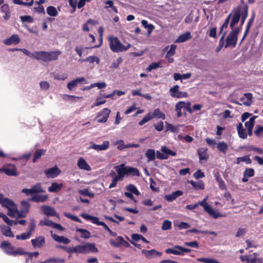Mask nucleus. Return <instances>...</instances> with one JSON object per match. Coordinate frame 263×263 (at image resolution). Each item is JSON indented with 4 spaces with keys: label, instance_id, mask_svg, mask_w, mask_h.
<instances>
[{
    "label": "nucleus",
    "instance_id": "nucleus-52",
    "mask_svg": "<svg viewBox=\"0 0 263 263\" xmlns=\"http://www.w3.org/2000/svg\"><path fill=\"white\" fill-rule=\"evenodd\" d=\"M248 151H254L260 154H263V149L261 148L256 147L253 145H249L246 147Z\"/></svg>",
    "mask_w": 263,
    "mask_h": 263
},
{
    "label": "nucleus",
    "instance_id": "nucleus-30",
    "mask_svg": "<svg viewBox=\"0 0 263 263\" xmlns=\"http://www.w3.org/2000/svg\"><path fill=\"white\" fill-rule=\"evenodd\" d=\"M147 162L153 161L156 159V152L153 149H147L145 153Z\"/></svg>",
    "mask_w": 263,
    "mask_h": 263
},
{
    "label": "nucleus",
    "instance_id": "nucleus-2",
    "mask_svg": "<svg viewBox=\"0 0 263 263\" xmlns=\"http://www.w3.org/2000/svg\"><path fill=\"white\" fill-rule=\"evenodd\" d=\"M108 42L109 48L114 52L125 51L131 47L130 44H128L126 46L123 45L117 36H109Z\"/></svg>",
    "mask_w": 263,
    "mask_h": 263
},
{
    "label": "nucleus",
    "instance_id": "nucleus-17",
    "mask_svg": "<svg viewBox=\"0 0 263 263\" xmlns=\"http://www.w3.org/2000/svg\"><path fill=\"white\" fill-rule=\"evenodd\" d=\"M109 142L108 141H104L101 145H98L92 143L90 148L97 151H105L108 148Z\"/></svg>",
    "mask_w": 263,
    "mask_h": 263
},
{
    "label": "nucleus",
    "instance_id": "nucleus-3",
    "mask_svg": "<svg viewBox=\"0 0 263 263\" xmlns=\"http://www.w3.org/2000/svg\"><path fill=\"white\" fill-rule=\"evenodd\" d=\"M61 54L60 50L51 51H38L37 60H42L44 62H49L56 60L58 59V56Z\"/></svg>",
    "mask_w": 263,
    "mask_h": 263
},
{
    "label": "nucleus",
    "instance_id": "nucleus-26",
    "mask_svg": "<svg viewBox=\"0 0 263 263\" xmlns=\"http://www.w3.org/2000/svg\"><path fill=\"white\" fill-rule=\"evenodd\" d=\"M78 166L80 169L84 170L87 171L91 170V167L83 158H80L79 159L78 162Z\"/></svg>",
    "mask_w": 263,
    "mask_h": 263
},
{
    "label": "nucleus",
    "instance_id": "nucleus-51",
    "mask_svg": "<svg viewBox=\"0 0 263 263\" xmlns=\"http://www.w3.org/2000/svg\"><path fill=\"white\" fill-rule=\"evenodd\" d=\"M159 67H161V63L160 62H153L149 65V66L146 68V70L147 71H151L153 69H155Z\"/></svg>",
    "mask_w": 263,
    "mask_h": 263
},
{
    "label": "nucleus",
    "instance_id": "nucleus-13",
    "mask_svg": "<svg viewBox=\"0 0 263 263\" xmlns=\"http://www.w3.org/2000/svg\"><path fill=\"white\" fill-rule=\"evenodd\" d=\"M31 242L34 248H41L45 243V237L40 236L36 237L35 239H31Z\"/></svg>",
    "mask_w": 263,
    "mask_h": 263
},
{
    "label": "nucleus",
    "instance_id": "nucleus-33",
    "mask_svg": "<svg viewBox=\"0 0 263 263\" xmlns=\"http://www.w3.org/2000/svg\"><path fill=\"white\" fill-rule=\"evenodd\" d=\"M47 195H36L32 196L31 198V200L36 202H45L48 199Z\"/></svg>",
    "mask_w": 263,
    "mask_h": 263
},
{
    "label": "nucleus",
    "instance_id": "nucleus-41",
    "mask_svg": "<svg viewBox=\"0 0 263 263\" xmlns=\"http://www.w3.org/2000/svg\"><path fill=\"white\" fill-rule=\"evenodd\" d=\"M217 148L220 152L226 154L228 149V146L224 142H219L217 144Z\"/></svg>",
    "mask_w": 263,
    "mask_h": 263
},
{
    "label": "nucleus",
    "instance_id": "nucleus-48",
    "mask_svg": "<svg viewBox=\"0 0 263 263\" xmlns=\"http://www.w3.org/2000/svg\"><path fill=\"white\" fill-rule=\"evenodd\" d=\"M142 26L147 29L148 33H151L154 29V26L152 24H148V22L146 20H142L141 22Z\"/></svg>",
    "mask_w": 263,
    "mask_h": 263
},
{
    "label": "nucleus",
    "instance_id": "nucleus-11",
    "mask_svg": "<svg viewBox=\"0 0 263 263\" xmlns=\"http://www.w3.org/2000/svg\"><path fill=\"white\" fill-rule=\"evenodd\" d=\"M109 243L111 246L116 248H119L121 246H123L125 248L130 247L129 243L127 241L125 240L122 236H118L115 240H110Z\"/></svg>",
    "mask_w": 263,
    "mask_h": 263
},
{
    "label": "nucleus",
    "instance_id": "nucleus-23",
    "mask_svg": "<svg viewBox=\"0 0 263 263\" xmlns=\"http://www.w3.org/2000/svg\"><path fill=\"white\" fill-rule=\"evenodd\" d=\"M240 101L245 105L250 106L252 103V94L249 92L245 93L244 97L241 98Z\"/></svg>",
    "mask_w": 263,
    "mask_h": 263
},
{
    "label": "nucleus",
    "instance_id": "nucleus-22",
    "mask_svg": "<svg viewBox=\"0 0 263 263\" xmlns=\"http://www.w3.org/2000/svg\"><path fill=\"white\" fill-rule=\"evenodd\" d=\"M115 168L117 172V175H115L113 178L117 182L119 181H122L125 177V174L120 165L115 166Z\"/></svg>",
    "mask_w": 263,
    "mask_h": 263
},
{
    "label": "nucleus",
    "instance_id": "nucleus-28",
    "mask_svg": "<svg viewBox=\"0 0 263 263\" xmlns=\"http://www.w3.org/2000/svg\"><path fill=\"white\" fill-rule=\"evenodd\" d=\"M189 183L192 185L193 188L196 190L204 189V184L202 180H199L197 182H195L193 180H190Z\"/></svg>",
    "mask_w": 263,
    "mask_h": 263
},
{
    "label": "nucleus",
    "instance_id": "nucleus-14",
    "mask_svg": "<svg viewBox=\"0 0 263 263\" xmlns=\"http://www.w3.org/2000/svg\"><path fill=\"white\" fill-rule=\"evenodd\" d=\"M80 216L86 220H90L92 223L98 226H102L103 225V223L104 222L103 221H99L98 217L88 215L85 213H81Z\"/></svg>",
    "mask_w": 263,
    "mask_h": 263
},
{
    "label": "nucleus",
    "instance_id": "nucleus-56",
    "mask_svg": "<svg viewBox=\"0 0 263 263\" xmlns=\"http://www.w3.org/2000/svg\"><path fill=\"white\" fill-rule=\"evenodd\" d=\"M152 119H153V117H152V114L151 112H149L139 122V125H143V124L151 120Z\"/></svg>",
    "mask_w": 263,
    "mask_h": 263
},
{
    "label": "nucleus",
    "instance_id": "nucleus-1",
    "mask_svg": "<svg viewBox=\"0 0 263 263\" xmlns=\"http://www.w3.org/2000/svg\"><path fill=\"white\" fill-rule=\"evenodd\" d=\"M57 248L62 249L69 254H87L90 252L96 253L98 251V249L96 248V245L94 243L89 242L72 247L58 245Z\"/></svg>",
    "mask_w": 263,
    "mask_h": 263
},
{
    "label": "nucleus",
    "instance_id": "nucleus-46",
    "mask_svg": "<svg viewBox=\"0 0 263 263\" xmlns=\"http://www.w3.org/2000/svg\"><path fill=\"white\" fill-rule=\"evenodd\" d=\"M126 189L130 193L134 194L137 196H139L140 194V193L138 190L136 186L133 184H129L128 185H127Z\"/></svg>",
    "mask_w": 263,
    "mask_h": 263
},
{
    "label": "nucleus",
    "instance_id": "nucleus-29",
    "mask_svg": "<svg viewBox=\"0 0 263 263\" xmlns=\"http://www.w3.org/2000/svg\"><path fill=\"white\" fill-rule=\"evenodd\" d=\"M51 236L52 238L57 242L63 243L66 245L70 242V240L64 236H60L55 234H52Z\"/></svg>",
    "mask_w": 263,
    "mask_h": 263
},
{
    "label": "nucleus",
    "instance_id": "nucleus-21",
    "mask_svg": "<svg viewBox=\"0 0 263 263\" xmlns=\"http://www.w3.org/2000/svg\"><path fill=\"white\" fill-rule=\"evenodd\" d=\"M41 209L44 214L46 215L52 216H57V213L55 210L50 206L46 205H42Z\"/></svg>",
    "mask_w": 263,
    "mask_h": 263
},
{
    "label": "nucleus",
    "instance_id": "nucleus-42",
    "mask_svg": "<svg viewBox=\"0 0 263 263\" xmlns=\"http://www.w3.org/2000/svg\"><path fill=\"white\" fill-rule=\"evenodd\" d=\"M153 118H157L159 119H165V116L164 114L162 112L159 108H157L154 110L153 114H152Z\"/></svg>",
    "mask_w": 263,
    "mask_h": 263
},
{
    "label": "nucleus",
    "instance_id": "nucleus-27",
    "mask_svg": "<svg viewBox=\"0 0 263 263\" xmlns=\"http://www.w3.org/2000/svg\"><path fill=\"white\" fill-rule=\"evenodd\" d=\"M62 183L58 184L57 182H52L51 186L48 189V191L51 193H57L59 192L63 187Z\"/></svg>",
    "mask_w": 263,
    "mask_h": 263
},
{
    "label": "nucleus",
    "instance_id": "nucleus-12",
    "mask_svg": "<svg viewBox=\"0 0 263 263\" xmlns=\"http://www.w3.org/2000/svg\"><path fill=\"white\" fill-rule=\"evenodd\" d=\"M60 173L61 171L57 166L45 170V174L48 178H54L57 177Z\"/></svg>",
    "mask_w": 263,
    "mask_h": 263
},
{
    "label": "nucleus",
    "instance_id": "nucleus-64",
    "mask_svg": "<svg viewBox=\"0 0 263 263\" xmlns=\"http://www.w3.org/2000/svg\"><path fill=\"white\" fill-rule=\"evenodd\" d=\"M177 46L176 45H171L170 50L167 51L166 58L173 56L175 53V50Z\"/></svg>",
    "mask_w": 263,
    "mask_h": 263
},
{
    "label": "nucleus",
    "instance_id": "nucleus-43",
    "mask_svg": "<svg viewBox=\"0 0 263 263\" xmlns=\"http://www.w3.org/2000/svg\"><path fill=\"white\" fill-rule=\"evenodd\" d=\"M80 62H89L90 63H93L96 62L97 64L100 62V59L96 56H89L85 59H80Z\"/></svg>",
    "mask_w": 263,
    "mask_h": 263
},
{
    "label": "nucleus",
    "instance_id": "nucleus-20",
    "mask_svg": "<svg viewBox=\"0 0 263 263\" xmlns=\"http://www.w3.org/2000/svg\"><path fill=\"white\" fill-rule=\"evenodd\" d=\"M183 192L180 190H178L173 192L172 194L166 195L164 197V199L167 201H173L175 200L177 197L183 195Z\"/></svg>",
    "mask_w": 263,
    "mask_h": 263
},
{
    "label": "nucleus",
    "instance_id": "nucleus-58",
    "mask_svg": "<svg viewBox=\"0 0 263 263\" xmlns=\"http://www.w3.org/2000/svg\"><path fill=\"white\" fill-rule=\"evenodd\" d=\"M0 217L2 218L4 221L9 226H13L14 221L10 220L5 214L0 213Z\"/></svg>",
    "mask_w": 263,
    "mask_h": 263
},
{
    "label": "nucleus",
    "instance_id": "nucleus-62",
    "mask_svg": "<svg viewBox=\"0 0 263 263\" xmlns=\"http://www.w3.org/2000/svg\"><path fill=\"white\" fill-rule=\"evenodd\" d=\"M243 174L249 177H253L255 175L254 170L252 168H247L245 170Z\"/></svg>",
    "mask_w": 263,
    "mask_h": 263
},
{
    "label": "nucleus",
    "instance_id": "nucleus-55",
    "mask_svg": "<svg viewBox=\"0 0 263 263\" xmlns=\"http://www.w3.org/2000/svg\"><path fill=\"white\" fill-rule=\"evenodd\" d=\"M172 228V222L168 220H165L162 225L161 229L163 230H168Z\"/></svg>",
    "mask_w": 263,
    "mask_h": 263
},
{
    "label": "nucleus",
    "instance_id": "nucleus-34",
    "mask_svg": "<svg viewBox=\"0 0 263 263\" xmlns=\"http://www.w3.org/2000/svg\"><path fill=\"white\" fill-rule=\"evenodd\" d=\"M237 129L238 134L240 138L242 139H246L247 138V134L246 133L245 129L243 128L241 123H239L237 125Z\"/></svg>",
    "mask_w": 263,
    "mask_h": 263
},
{
    "label": "nucleus",
    "instance_id": "nucleus-36",
    "mask_svg": "<svg viewBox=\"0 0 263 263\" xmlns=\"http://www.w3.org/2000/svg\"><path fill=\"white\" fill-rule=\"evenodd\" d=\"M46 150L43 149H37L34 153L32 162L35 163L37 159L45 154Z\"/></svg>",
    "mask_w": 263,
    "mask_h": 263
},
{
    "label": "nucleus",
    "instance_id": "nucleus-63",
    "mask_svg": "<svg viewBox=\"0 0 263 263\" xmlns=\"http://www.w3.org/2000/svg\"><path fill=\"white\" fill-rule=\"evenodd\" d=\"M36 227L35 221L34 219H31L30 220L29 226V231L28 233H30L31 235L32 232L34 231Z\"/></svg>",
    "mask_w": 263,
    "mask_h": 263
},
{
    "label": "nucleus",
    "instance_id": "nucleus-59",
    "mask_svg": "<svg viewBox=\"0 0 263 263\" xmlns=\"http://www.w3.org/2000/svg\"><path fill=\"white\" fill-rule=\"evenodd\" d=\"M231 17V13H230L227 18H226L224 22L223 23V25L221 26L220 28V33H221L222 32L223 29L227 28L228 27V25L230 22V20Z\"/></svg>",
    "mask_w": 263,
    "mask_h": 263
},
{
    "label": "nucleus",
    "instance_id": "nucleus-10",
    "mask_svg": "<svg viewBox=\"0 0 263 263\" xmlns=\"http://www.w3.org/2000/svg\"><path fill=\"white\" fill-rule=\"evenodd\" d=\"M179 86L178 85H174L170 89L171 96L173 98H182L187 97V92L185 91H180L179 90Z\"/></svg>",
    "mask_w": 263,
    "mask_h": 263
},
{
    "label": "nucleus",
    "instance_id": "nucleus-24",
    "mask_svg": "<svg viewBox=\"0 0 263 263\" xmlns=\"http://www.w3.org/2000/svg\"><path fill=\"white\" fill-rule=\"evenodd\" d=\"M191 33L190 31H187L183 34H181L178 37L176 40L175 43H184L187 40L191 39L192 38Z\"/></svg>",
    "mask_w": 263,
    "mask_h": 263
},
{
    "label": "nucleus",
    "instance_id": "nucleus-60",
    "mask_svg": "<svg viewBox=\"0 0 263 263\" xmlns=\"http://www.w3.org/2000/svg\"><path fill=\"white\" fill-rule=\"evenodd\" d=\"M31 235L30 233H28V232L26 233H22L21 235H17L16 236V238L17 240H26L29 239Z\"/></svg>",
    "mask_w": 263,
    "mask_h": 263
},
{
    "label": "nucleus",
    "instance_id": "nucleus-7",
    "mask_svg": "<svg viewBox=\"0 0 263 263\" xmlns=\"http://www.w3.org/2000/svg\"><path fill=\"white\" fill-rule=\"evenodd\" d=\"M241 10L242 6L240 5L237 6L236 8L233 9V15L230 24L231 29H233L234 26L239 22L241 16Z\"/></svg>",
    "mask_w": 263,
    "mask_h": 263
},
{
    "label": "nucleus",
    "instance_id": "nucleus-61",
    "mask_svg": "<svg viewBox=\"0 0 263 263\" xmlns=\"http://www.w3.org/2000/svg\"><path fill=\"white\" fill-rule=\"evenodd\" d=\"M198 260L204 263H220L217 260L213 258H200Z\"/></svg>",
    "mask_w": 263,
    "mask_h": 263
},
{
    "label": "nucleus",
    "instance_id": "nucleus-25",
    "mask_svg": "<svg viewBox=\"0 0 263 263\" xmlns=\"http://www.w3.org/2000/svg\"><path fill=\"white\" fill-rule=\"evenodd\" d=\"M142 253L148 258H150L152 256H161L162 255L161 252L157 251L155 249L151 250H142Z\"/></svg>",
    "mask_w": 263,
    "mask_h": 263
},
{
    "label": "nucleus",
    "instance_id": "nucleus-18",
    "mask_svg": "<svg viewBox=\"0 0 263 263\" xmlns=\"http://www.w3.org/2000/svg\"><path fill=\"white\" fill-rule=\"evenodd\" d=\"M208 148L204 147L199 148L197 150V153L199 156L200 161H206L209 158L207 153Z\"/></svg>",
    "mask_w": 263,
    "mask_h": 263
},
{
    "label": "nucleus",
    "instance_id": "nucleus-35",
    "mask_svg": "<svg viewBox=\"0 0 263 263\" xmlns=\"http://www.w3.org/2000/svg\"><path fill=\"white\" fill-rule=\"evenodd\" d=\"M31 190L33 194L45 192V190L42 187L41 183H36L35 184L32 185L31 186Z\"/></svg>",
    "mask_w": 263,
    "mask_h": 263
},
{
    "label": "nucleus",
    "instance_id": "nucleus-4",
    "mask_svg": "<svg viewBox=\"0 0 263 263\" xmlns=\"http://www.w3.org/2000/svg\"><path fill=\"white\" fill-rule=\"evenodd\" d=\"M1 247L8 255L16 256L17 255H24L25 253L24 250L21 248H18L16 250H14V248L8 241L2 242Z\"/></svg>",
    "mask_w": 263,
    "mask_h": 263
},
{
    "label": "nucleus",
    "instance_id": "nucleus-16",
    "mask_svg": "<svg viewBox=\"0 0 263 263\" xmlns=\"http://www.w3.org/2000/svg\"><path fill=\"white\" fill-rule=\"evenodd\" d=\"M86 80L84 77L76 78L68 83L67 88L70 90H72L79 83H86Z\"/></svg>",
    "mask_w": 263,
    "mask_h": 263
},
{
    "label": "nucleus",
    "instance_id": "nucleus-44",
    "mask_svg": "<svg viewBox=\"0 0 263 263\" xmlns=\"http://www.w3.org/2000/svg\"><path fill=\"white\" fill-rule=\"evenodd\" d=\"M241 162H245L247 164L252 163V160L250 158L249 155H246L243 157H238L236 158V163L239 164Z\"/></svg>",
    "mask_w": 263,
    "mask_h": 263
},
{
    "label": "nucleus",
    "instance_id": "nucleus-6",
    "mask_svg": "<svg viewBox=\"0 0 263 263\" xmlns=\"http://www.w3.org/2000/svg\"><path fill=\"white\" fill-rule=\"evenodd\" d=\"M237 31H230L226 40V44L224 45V47L226 48L231 46H232L233 47H235L236 46L238 40V35H237Z\"/></svg>",
    "mask_w": 263,
    "mask_h": 263
},
{
    "label": "nucleus",
    "instance_id": "nucleus-32",
    "mask_svg": "<svg viewBox=\"0 0 263 263\" xmlns=\"http://www.w3.org/2000/svg\"><path fill=\"white\" fill-rule=\"evenodd\" d=\"M242 11L241 12V25H242L248 15L249 7L247 4H245L243 8L242 7Z\"/></svg>",
    "mask_w": 263,
    "mask_h": 263
},
{
    "label": "nucleus",
    "instance_id": "nucleus-38",
    "mask_svg": "<svg viewBox=\"0 0 263 263\" xmlns=\"http://www.w3.org/2000/svg\"><path fill=\"white\" fill-rule=\"evenodd\" d=\"M161 151L163 153V154L164 155H165V157H167V159L168 158L169 155L172 156H175L176 155V153L175 152L173 151L170 149H168L165 146H162L161 148Z\"/></svg>",
    "mask_w": 263,
    "mask_h": 263
},
{
    "label": "nucleus",
    "instance_id": "nucleus-53",
    "mask_svg": "<svg viewBox=\"0 0 263 263\" xmlns=\"http://www.w3.org/2000/svg\"><path fill=\"white\" fill-rule=\"evenodd\" d=\"M54 222L48 219L42 220L40 221L39 225L41 226H46L53 228Z\"/></svg>",
    "mask_w": 263,
    "mask_h": 263
},
{
    "label": "nucleus",
    "instance_id": "nucleus-9",
    "mask_svg": "<svg viewBox=\"0 0 263 263\" xmlns=\"http://www.w3.org/2000/svg\"><path fill=\"white\" fill-rule=\"evenodd\" d=\"M123 171L125 174L127 176L139 177L140 176V172L138 169L136 167H130L129 166H125V164H120Z\"/></svg>",
    "mask_w": 263,
    "mask_h": 263
},
{
    "label": "nucleus",
    "instance_id": "nucleus-40",
    "mask_svg": "<svg viewBox=\"0 0 263 263\" xmlns=\"http://www.w3.org/2000/svg\"><path fill=\"white\" fill-rule=\"evenodd\" d=\"M76 231L81 233V237L87 239L90 237V232L86 229L78 228Z\"/></svg>",
    "mask_w": 263,
    "mask_h": 263
},
{
    "label": "nucleus",
    "instance_id": "nucleus-19",
    "mask_svg": "<svg viewBox=\"0 0 263 263\" xmlns=\"http://www.w3.org/2000/svg\"><path fill=\"white\" fill-rule=\"evenodd\" d=\"M0 203L2 204L3 206L6 207L7 209L14 206L15 205L14 202L11 199L4 198V196L2 194H0Z\"/></svg>",
    "mask_w": 263,
    "mask_h": 263
},
{
    "label": "nucleus",
    "instance_id": "nucleus-37",
    "mask_svg": "<svg viewBox=\"0 0 263 263\" xmlns=\"http://www.w3.org/2000/svg\"><path fill=\"white\" fill-rule=\"evenodd\" d=\"M1 230L4 235L10 237H13L14 236L10 227L4 226L2 227Z\"/></svg>",
    "mask_w": 263,
    "mask_h": 263
},
{
    "label": "nucleus",
    "instance_id": "nucleus-57",
    "mask_svg": "<svg viewBox=\"0 0 263 263\" xmlns=\"http://www.w3.org/2000/svg\"><path fill=\"white\" fill-rule=\"evenodd\" d=\"M64 215L65 217H66L67 218H70V219H71L74 221H76V222H78L79 223L82 222V220L77 216H75V215H73L67 213H64Z\"/></svg>",
    "mask_w": 263,
    "mask_h": 263
},
{
    "label": "nucleus",
    "instance_id": "nucleus-8",
    "mask_svg": "<svg viewBox=\"0 0 263 263\" xmlns=\"http://www.w3.org/2000/svg\"><path fill=\"white\" fill-rule=\"evenodd\" d=\"M111 110L107 108H105L98 112L96 118L98 123H104L107 122Z\"/></svg>",
    "mask_w": 263,
    "mask_h": 263
},
{
    "label": "nucleus",
    "instance_id": "nucleus-31",
    "mask_svg": "<svg viewBox=\"0 0 263 263\" xmlns=\"http://www.w3.org/2000/svg\"><path fill=\"white\" fill-rule=\"evenodd\" d=\"M20 41L19 36L17 34H14L6 39L5 41V43L7 45H10L13 43H18Z\"/></svg>",
    "mask_w": 263,
    "mask_h": 263
},
{
    "label": "nucleus",
    "instance_id": "nucleus-54",
    "mask_svg": "<svg viewBox=\"0 0 263 263\" xmlns=\"http://www.w3.org/2000/svg\"><path fill=\"white\" fill-rule=\"evenodd\" d=\"M166 130H170L174 133H177L179 132L177 126L168 123H166Z\"/></svg>",
    "mask_w": 263,
    "mask_h": 263
},
{
    "label": "nucleus",
    "instance_id": "nucleus-5",
    "mask_svg": "<svg viewBox=\"0 0 263 263\" xmlns=\"http://www.w3.org/2000/svg\"><path fill=\"white\" fill-rule=\"evenodd\" d=\"M190 249L184 248L181 246L176 245L172 248H168L165 250L166 254H172L176 255H184L185 253L191 252Z\"/></svg>",
    "mask_w": 263,
    "mask_h": 263
},
{
    "label": "nucleus",
    "instance_id": "nucleus-49",
    "mask_svg": "<svg viewBox=\"0 0 263 263\" xmlns=\"http://www.w3.org/2000/svg\"><path fill=\"white\" fill-rule=\"evenodd\" d=\"M256 118V116H253L250 118L249 121H247L245 122V125L247 129L253 128L255 124V120Z\"/></svg>",
    "mask_w": 263,
    "mask_h": 263
},
{
    "label": "nucleus",
    "instance_id": "nucleus-39",
    "mask_svg": "<svg viewBox=\"0 0 263 263\" xmlns=\"http://www.w3.org/2000/svg\"><path fill=\"white\" fill-rule=\"evenodd\" d=\"M184 102L180 101L178 102L175 105V110L177 112V117L179 118L182 116L181 109L184 107Z\"/></svg>",
    "mask_w": 263,
    "mask_h": 263
},
{
    "label": "nucleus",
    "instance_id": "nucleus-15",
    "mask_svg": "<svg viewBox=\"0 0 263 263\" xmlns=\"http://www.w3.org/2000/svg\"><path fill=\"white\" fill-rule=\"evenodd\" d=\"M9 165L12 167V168H7L3 167L0 168V173L4 172L7 175L9 176H16L17 175L16 168L15 165L9 164Z\"/></svg>",
    "mask_w": 263,
    "mask_h": 263
},
{
    "label": "nucleus",
    "instance_id": "nucleus-45",
    "mask_svg": "<svg viewBox=\"0 0 263 263\" xmlns=\"http://www.w3.org/2000/svg\"><path fill=\"white\" fill-rule=\"evenodd\" d=\"M19 50L22 51L25 54L28 55V57L30 58H33L37 60L38 51H35L33 53H31L30 51H29L28 50L25 48L20 49H19Z\"/></svg>",
    "mask_w": 263,
    "mask_h": 263
},
{
    "label": "nucleus",
    "instance_id": "nucleus-47",
    "mask_svg": "<svg viewBox=\"0 0 263 263\" xmlns=\"http://www.w3.org/2000/svg\"><path fill=\"white\" fill-rule=\"evenodd\" d=\"M46 10L47 14L51 16H56L58 14L57 9L54 6H48Z\"/></svg>",
    "mask_w": 263,
    "mask_h": 263
},
{
    "label": "nucleus",
    "instance_id": "nucleus-50",
    "mask_svg": "<svg viewBox=\"0 0 263 263\" xmlns=\"http://www.w3.org/2000/svg\"><path fill=\"white\" fill-rule=\"evenodd\" d=\"M8 209V215L11 217H14L15 215L18 212V210L16 205H14V206L9 208Z\"/></svg>",
    "mask_w": 263,
    "mask_h": 263
}]
</instances>
